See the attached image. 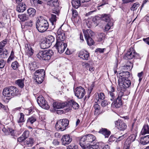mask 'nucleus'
<instances>
[{
  "label": "nucleus",
  "mask_w": 149,
  "mask_h": 149,
  "mask_svg": "<svg viewBox=\"0 0 149 149\" xmlns=\"http://www.w3.org/2000/svg\"><path fill=\"white\" fill-rule=\"evenodd\" d=\"M116 126L118 129L120 130L123 131L126 129V124L121 120H118L115 122Z\"/></svg>",
  "instance_id": "14"
},
{
  "label": "nucleus",
  "mask_w": 149,
  "mask_h": 149,
  "mask_svg": "<svg viewBox=\"0 0 149 149\" xmlns=\"http://www.w3.org/2000/svg\"><path fill=\"white\" fill-rule=\"evenodd\" d=\"M82 31L85 39L92 36L94 35V33L90 29H83Z\"/></svg>",
  "instance_id": "22"
},
{
  "label": "nucleus",
  "mask_w": 149,
  "mask_h": 149,
  "mask_svg": "<svg viewBox=\"0 0 149 149\" xmlns=\"http://www.w3.org/2000/svg\"><path fill=\"white\" fill-rule=\"evenodd\" d=\"M101 19L106 22H110L111 20L110 15L109 14H103L100 15Z\"/></svg>",
  "instance_id": "28"
},
{
  "label": "nucleus",
  "mask_w": 149,
  "mask_h": 149,
  "mask_svg": "<svg viewBox=\"0 0 149 149\" xmlns=\"http://www.w3.org/2000/svg\"><path fill=\"white\" fill-rule=\"evenodd\" d=\"M125 135V134H124L121 136H119L117 138L116 140V142L118 143L120 141L122 140L124 138Z\"/></svg>",
  "instance_id": "59"
},
{
  "label": "nucleus",
  "mask_w": 149,
  "mask_h": 149,
  "mask_svg": "<svg viewBox=\"0 0 149 149\" xmlns=\"http://www.w3.org/2000/svg\"><path fill=\"white\" fill-rule=\"evenodd\" d=\"M24 78L18 79L15 81V83L19 87L22 88L24 86Z\"/></svg>",
  "instance_id": "33"
},
{
  "label": "nucleus",
  "mask_w": 149,
  "mask_h": 149,
  "mask_svg": "<svg viewBox=\"0 0 149 149\" xmlns=\"http://www.w3.org/2000/svg\"><path fill=\"white\" fill-rule=\"evenodd\" d=\"M33 139L32 138H30L25 141L24 143L25 145H28L29 146H31L33 143Z\"/></svg>",
  "instance_id": "37"
},
{
  "label": "nucleus",
  "mask_w": 149,
  "mask_h": 149,
  "mask_svg": "<svg viewBox=\"0 0 149 149\" xmlns=\"http://www.w3.org/2000/svg\"><path fill=\"white\" fill-rule=\"evenodd\" d=\"M85 39L89 46H91L94 44V41L91 37L86 38Z\"/></svg>",
  "instance_id": "40"
},
{
  "label": "nucleus",
  "mask_w": 149,
  "mask_h": 149,
  "mask_svg": "<svg viewBox=\"0 0 149 149\" xmlns=\"http://www.w3.org/2000/svg\"><path fill=\"white\" fill-rule=\"evenodd\" d=\"M2 109L6 112H7L8 110V108L7 106L4 105L0 102V109Z\"/></svg>",
  "instance_id": "51"
},
{
  "label": "nucleus",
  "mask_w": 149,
  "mask_h": 149,
  "mask_svg": "<svg viewBox=\"0 0 149 149\" xmlns=\"http://www.w3.org/2000/svg\"><path fill=\"white\" fill-rule=\"evenodd\" d=\"M110 104V103L109 102H108L107 100H104L102 101L101 105L102 107H104Z\"/></svg>",
  "instance_id": "50"
},
{
  "label": "nucleus",
  "mask_w": 149,
  "mask_h": 149,
  "mask_svg": "<svg viewBox=\"0 0 149 149\" xmlns=\"http://www.w3.org/2000/svg\"><path fill=\"white\" fill-rule=\"evenodd\" d=\"M67 102L63 103L55 102L53 103V107L54 109H59L63 108L65 107H67Z\"/></svg>",
  "instance_id": "19"
},
{
  "label": "nucleus",
  "mask_w": 149,
  "mask_h": 149,
  "mask_svg": "<svg viewBox=\"0 0 149 149\" xmlns=\"http://www.w3.org/2000/svg\"><path fill=\"white\" fill-rule=\"evenodd\" d=\"M37 102L39 105L42 108L45 109H48L49 108V106L46 101L44 98L42 96H39L38 97Z\"/></svg>",
  "instance_id": "8"
},
{
  "label": "nucleus",
  "mask_w": 149,
  "mask_h": 149,
  "mask_svg": "<svg viewBox=\"0 0 149 149\" xmlns=\"http://www.w3.org/2000/svg\"><path fill=\"white\" fill-rule=\"evenodd\" d=\"M108 94L109 98L111 101L115 100L116 94L115 92V88L113 86H111L110 90L108 91Z\"/></svg>",
  "instance_id": "16"
},
{
  "label": "nucleus",
  "mask_w": 149,
  "mask_h": 149,
  "mask_svg": "<svg viewBox=\"0 0 149 149\" xmlns=\"http://www.w3.org/2000/svg\"><path fill=\"white\" fill-rule=\"evenodd\" d=\"M123 97H126L127 96L126 95H124V93L122 91V89H121V91L119 92L118 96L117 98L122 100V98Z\"/></svg>",
  "instance_id": "46"
},
{
  "label": "nucleus",
  "mask_w": 149,
  "mask_h": 149,
  "mask_svg": "<svg viewBox=\"0 0 149 149\" xmlns=\"http://www.w3.org/2000/svg\"><path fill=\"white\" fill-rule=\"evenodd\" d=\"M57 17L56 15L52 14L51 15V17L49 19V20L51 22L52 25V29H53L55 27V25L56 24V22L57 20Z\"/></svg>",
  "instance_id": "30"
},
{
  "label": "nucleus",
  "mask_w": 149,
  "mask_h": 149,
  "mask_svg": "<svg viewBox=\"0 0 149 149\" xmlns=\"http://www.w3.org/2000/svg\"><path fill=\"white\" fill-rule=\"evenodd\" d=\"M6 43V40H3L0 42V57L5 58L6 57V55L8 54L7 51L6 50V52L4 51L2 52L3 50V48L4 47Z\"/></svg>",
  "instance_id": "13"
},
{
  "label": "nucleus",
  "mask_w": 149,
  "mask_h": 149,
  "mask_svg": "<svg viewBox=\"0 0 149 149\" xmlns=\"http://www.w3.org/2000/svg\"><path fill=\"white\" fill-rule=\"evenodd\" d=\"M98 95L99 100H103L104 99V95L103 93H100L99 94L98 93Z\"/></svg>",
  "instance_id": "58"
},
{
  "label": "nucleus",
  "mask_w": 149,
  "mask_h": 149,
  "mask_svg": "<svg viewBox=\"0 0 149 149\" xmlns=\"http://www.w3.org/2000/svg\"><path fill=\"white\" fill-rule=\"evenodd\" d=\"M101 19L100 15L99 16H96L94 17L93 19V22L96 23H97L99 22V21Z\"/></svg>",
  "instance_id": "52"
},
{
  "label": "nucleus",
  "mask_w": 149,
  "mask_h": 149,
  "mask_svg": "<svg viewBox=\"0 0 149 149\" xmlns=\"http://www.w3.org/2000/svg\"><path fill=\"white\" fill-rule=\"evenodd\" d=\"M72 14L73 16L74 17H76L78 15V13L77 11L75 9H72Z\"/></svg>",
  "instance_id": "60"
},
{
  "label": "nucleus",
  "mask_w": 149,
  "mask_h": 149,
  "mask_svg": "<svg viewBox=\"0 0 149 149\" xmlns=\"http://www.w3.org/2000/svg\"><path fill=\"white\" fill-rule=\"evenodd\" d=\"M93 107L95 109V113H98L99 112V111L100 109V106L98 104H96L94 105Z\"/></svg>",
  "instance_id": "48"
},
{
  "label": "nucleus",
  "mask_w": 149,
  "mask_h": 149,
  "mask_svg": "<svg viewBox=\"0 0 149 149\" xmlns=\"http://www.w3.org/2000/svg\"><path fill=\"white\" fill-rule=\"evenodd\" d=\"M96 139L95 136L91 134H86L78 138L80 146L84 149L90 148L91 144L95 141Z\"/></svg>",
  "instance_id": "1"
},
{
  "label": "nucleus",
  "mask_w": 149,
  "mask_h": 149,
  "mask_svg": "<svg viewBox=\"0 0 149 149\" xmlns=\"http://www.w3.org/2000/svg\"><path fill=\"white\" fill-rule=\"evenodd\" d=\"M74 92L75 95L79 99H82L86 93L85 89L81 86L76 88Z\"/></svg>",
  "instance_id": "7"
},
{
  "label": "nucleus",
  "mask_w": 149,
  "mask_h": 149,
  "mask_svg": "<svg viewBox=\"0 0 149 149\" xmlns=\"http://www.w3.org/2000/svg\"><path fill=\"white\" fill-rule=\"evenodd\" d=\"M94 87V85L93 84H92L91 86L88 88V92L89 93V94L91 93Z\"/></svg>",
  "instance_id": "62"
},
{
  "label": "nucleus",
  "mask_w": 149,
  "mask_h": 149,
  "mask_svg": "<svg viewBox=\"0 0 149 149\" xmlns=\"http://www.w3.org/2000/svg\"><path fill=\"white\" fill-rule=\"evenodd\" d=\"M29 131L28 130H25L23 133V134L22 135V136H23L26 139L29 136Z\"/></svg>",
  "instance_id": "54"
},
{
  "label": "nucleus",
  "mask_w": 149,
  "mask_h": 149,
  "mask_svg": "<svg viewBox=\"0 0 149 149\" xmlns=\"http://www.w3.org/2000/svg\"><path fill=\"white\" fill-rule=\"evenodd\" d=\"M65 38L64 31L59 28L58 30L56 37V42H64Z\"/></svg>",
  "instance_id": "10"
},
{
  "label": "nucleus",
  "mask_w": 149,
  "mask_h": 149,
  "mask_svg": "<svg viewBox=\"0 0 149 149\" xmlns=\"http://www.w3.org/2000/svg\"><path fill=\"white\" fill-rule=\"evenodd\" d=\"M36 118L35 117L32 116L28 118L27 120V124H28L30 123L31 124H32L36 121Z\"/></svg>",
  "instance_id": "41"
},
{
  "label": "nucleus",
  "mask_w": 149,
  "mask_h": 149,
  "mask_svg": "<svg viewBox=\"0 0 149 149\" xmlns=\"http://www.w3.org/2000/svg\"><path fill=\"white\" fill-rule=\"evenodd\" d=\"M20 116L17 120V122L18 123H22L24 122L25 121V119L24 118V115L23 113H20Z\"/></svg>",
  "instance_id": "43"
},
{
  "label": "nucleus",
  "mask_w": 149,
  "mask_h": 149,
  "mask_svg": "<svg viewBox=\"0 0 149 149\" xmlns=\"http://www.w3.org/2000/svg\"><path fill=\"white\" fill-rule=\"evenodd\" d=\"M11 67L13 70H16L19 67V64L17 62L15 61L12 63Z\"/></svg>",
  "instance_id": "47"
},
{
  "label": "nucleus",
  "mask_w": 149,
  "mask_h": 149,
  "mask_svg": "<svg viewBox=\"0 0 149 149\" xmlns=\"http://www.w3.org/2000/svg\"><path fill=\"white\" fill-rule=\"evenodd\" d=\"M133 56L134 55H133V51H128L125 54L124 58L126 59H131L133 58Z\"/></svg>",
  "instance_id": "35"
},
{
  "label": "nucleus",
  "mask_w": 149,
  "mask_h": 149,
  "mask_svg": "<svg viewBox=\"0 0 149 149\" xmlns=\"http://www.w3.org/2000/svg\"><path fill=\"white\" fill-rule=\"evenodd\" d=\"M67 102V107H68L70 106L75 109H78L79 107V105L78 104L73 100H71Z\"/></svg>",
  "instance_id": "21"
},
{
  "label": "nucleus",
  "mask_w": 149,
  "mask_h": 149,
  "mask_svg": "<svg viewBox=\"0 0 149 149\" xmlns=\"http://www.w3.org/2000/svg\"><path fill=\"white\" fill-rule=\"evenodd\" d=\"M78 54V57L84 60H88L90 57L89 53L86 51H80Z\"/></svg>",
  "instance_id": "17"
},
{
  "label": "nucleus",
  "mask_w": 149,
  "mask_h": 149,
  "mask_svg": "<svg viewBox=\"0 0 149 149\" xmlns=\"http://www.w3.org/2000/svg\"><path fill=\"white\" fill-rule=\"evenodd\" d=\"M45 38L49 43H50V44L51 45L52 43L54 42L55 40L54 37L52 35H49Z\"/></svg>",
  "instance_id": "38"
},
{
  "label": "nucleus",
  "mask_w": 149,
  "mask_h": 149,
  "mask_svg": "<svg viewBox=\"0 0 149 149\" xmlns=\"http://www.w3.org/2000/svg\"><path fill=\"white\" fill-rule=\"evenodd\" d=\"M34 77L38 84L41 83L43 81L45 75V71L43 69L36 70L34 73Z\"/></svg>",
  "instance_id": "5"
},
{
  "label": "nucleus",
  "mask_w": 149,
  "mask_h": 149,
  "mask_svg": "<svg viewBox=\"0 0 149 149\" xmlns=\"http://www.w3.org/2000/svg\"><path fill=\"white\" fill-rule=\"evenodd\" d=\"M122 104L121 100L116 98V100L112 103L111 105L113 107H115L116 108H118L122 105Z\"/></svg>",
  "instance_id": "23"
},
{
  "label": "nucleus",
  "mask_w": 149,
  "mask_h": 149,
  "mask_svg": "<svg viewBox=\"0 0 149 149\" xmlns=\"http://www.w3.org/2000/svg\"><path fill=\"white\" fill-rule=\"evenodd\" d=\"M18 16L20 20L22 22H24L26 20H27L29 19L28 16L25 14L19 15Z\"/></svg>",
  "instance_id": "36"
},
{
  "label": "nucleus",
  "mask_w": 149,
  "mask_h": 149,
  "mask_svg": "<svg viewBox=\"0 0 149 149\" xmlns=\"http://www.w3.org/2000/svg\"><path fill=\"white\" fill-rule=\"evenodd\" d=\"M67 149H78V147L74 144H72L68 146L67 147Z\"/></svg>",
  "instance_id": "53"
},
{
  "label": "nucleus",
  "mask_w": 149,
  "mask_h": 149,
  "mask_svg": "<svg viewBox=\"0 0 149 149\" xmlns=\"http://www.w3.org/2000/svg\"><path fill=\"white\" fill-rule=\"evenodd\" d=\"M131 84V81L129 79H125L121 80L120 82H119L118 84L121 89H126L129 87Z\"/></svg>",
  "instance_id": "11"
},
{
  "label": "nucleus",
  "mask_w": 149,
  "mask_h": 149,
  "mask_svg": "<svg viewBox=\"0 0 149 149\" xmlns=\"http://www.w3.org/2000/svg\"><path fill=\"white\" fill-rule=\"evenodd\" d=\"M55 46L57 49L58 52L60 53H62L64 52L67 47V43L64 42H56Z\"/></svg>",
  "instance_id": "9"
},
{
  "label": "nucleus",
  "mask_w": 149,
  "mask_h": 149,
  "mask_svg": "<svg viewBox=\"0 0 149 149\" xmlns=\"http://www.w3.org/2000/svg\"><path fill=\"white\" fill-rule=\"evenodd\" d=\"M6 64V62L3 59L0 60V68H3Z\"/></svg>",
  "instance_id": "57"
},
{
  "label": "nucleus",
  "mask_w": 149,
  "mask_h": 149,
  "mask_svg": "<svg viewBox=\"0 0 149 149\" xmlns=\"http://www.w3.org/2000/svg\"><path fill=\"white\" fill-rule=\"evenodd\" d=\"M51 45L50 43H49L45 38L43 40V41L40 44L41 48L43 49L48 48Z\"/></svg>",
  "instance_id": "26"
},
{
  "label": "nucleus",
  "mask_w": 149,
  "mask_h": 149,
  "mask_svg": "<svg viewBox=\"0 0 149 149\" xmlns=\"http://www.w3.org/2000/svg\"><path fill=\"white\" fill-rule=\"evenodd\" d=\"M99 143L98 142H96L95 140V141L91 144V148H92L93 149H97L99 148Z\"/></svg>",
  "instance_id": "42"
},
{
  "label": "nucleus",
  "mask_w": 149,
  "mask_h": 149,
  "mask_svg": "<svg viewBox=\"0 0 149 149\" xmlns=\"http://www.w3.org/2000/svg\"><path fill=\"white\" fill-rule=\"evenodd\" d=\"M115 140L116 138L115 137L111 135L109 137L108 141L109 142H112L114 141Z\"/></svg>",
  "instance_id": "61"
},
{
  "label": "nucleus",
  "mask_w": 149,
  "mask_h": 149,
  "mask_svg": "<svg viewBox=\"0 0 149 149\" xmlns=\"http://www.w3.org/2000/svg\"><path fill=\"white\" fill-rule=\"evenodd\" d=\"M36 28L40 32L43 33L46 31L49 27L47 21L44 19H38L36 22Z\"/></svg>",
  "instance_id": "2"
},
{
  "label": "nucleus",
  "mask_w": 149,
  "mask_h": 149,
  "mask_svg": "<svg viewBox=\"0 0 149 149\" xmlns=\"http://www.w3.org/2000/svg\"><path fill=\"white\" fill-rule=\"evenodd\" d=\"M63 145H65L69 144L72 141V139L69 135H64L61 139Z\"/></svg>",
  "instance_id": "18"
},
{
  "label": "nucleus",
  "mask_w": 149,
  "mask_h": 149,
  "mask_svg": "<svg viewBox=\"0 0 149 149\" xmlns=\"http://www.w3.org/2000/svg\"><path fill=\"white\" fill-rule=\"evenodd\" d=\"M91 0H72V4L74 8H78L81 5V3L87 2Z\"/></svg>",
  "instance_id": "15"
},
{
  "label": "nucleus",
  "mask_w": 149,
  "mask_h": 149,
  "mask_svg": "<svg viewBox=\"0 0 149 149\" xmlns=\"http://www.w3.org/2000/svg\"><path fill=\"white\" fill-rule=\"evenodd\" d=\"M118 72H119L120 76L121 77V80L127 79L130 76V73L128 71H122Z\"/></svg>",
  "instance_id": "20"
},
{
  "label": "nucleus",
  "mask_w": 149,
  "mask_h": 149,
  "mask_svg": "<svg viewBox=\"0 0 149 149\" xmlns=\"http://www.w3.org/2000/svg\"><path fill=\"white\" fill-rule=\"evenodd\" d=\"M33 25V21L31 20L28 21L25 23V26L28 27H31Z\"/></svg>",
  "instance_id": "56"
},
{
  "label": "nucleus",
  "mask_w": 149,
  "mask_h": 149,
  "mask_svg": "<svg viewBox=\"0 0 149 149\" xmlns=\"http://www.w3.org/2000/svg\"><path fill=\"white\" fill-rule=\"evenodd\" d=\"M50 2L51 3V6L54 7L53 9L55 10L52 11V13L58 15L59 11L57 9V8L59 7V3L58 0H51Z\"/></svg>",
  "instance_id": "12"
},
{
  "label": "nucleus",
  "mask_w": 149,
  "mask_h": 149,
  "mask_svg": "<svg viewBox=\"0 0 149 149\" xmlns=\"http://www.w3.org/2000/svg\"><path fill=\"white\" fill-rule=\"evenodd\" d=\"M99 132L103 134L105 138H108L111 134L110 131L104 128H102L100 130Z\"/></svg>",
  "instance_id": "27"
},
{
  "label": "nucleus",
  "mask_w": 149,
  "mask_h": 149,
  "mask_svg": "<svg viewBox=\"0 0 149 149\" xmlns=\"http://www.w3.org/2000/svg\"><path fill=\"white\" fill-rule=\"evenodd\" d=\"M140 142L143 145H146L149 143V135L144 136L141 138Z\"/></svg>",
  "instance_id": "29"
},
{
  "label": "nucleus",
  "mask_w": 149,
  "mask_h": 149,
  "mask_svg": "<svg viewBox=\"0 0 149 149\" xmlns=\"http://www.w3.org/2000/svg\"><path fill=\"white\" fill-rule=\"evenodd\" d=\"M53 54V52L52 50L41 51L38 53L37 56L40 59L47 61L49 60Z\"/></svg>",
  "instance_id": "4"
},
{
  "label": "nucleus",
  "mask_w": 149,
  "mask_h": 149,
  "mask_svg": "<svg viewBox=\"0 0 149 149\" xmlns=\"http://www.w3.org/2000/svg\"><path fill=\"white\" fill-rule=\"evenodd\" d=\"M7 131L8 132V134H10L12 136H14L15 134L14 133V130L12 129L8 128L7 130Z\"/></svg>",
  "instance_id": "55"
},
{
  "label": "nucleus",
  "mask_w": 149,
  "mask_h": 149,
  "mask_svg": "<svg viewBox=\"0 0 149 149\" xmlns=\"http://www.w3.org/2000/svg\"><path fill=\"white\" fill-rule=\"evenodd\" d=\"M133 58H138L139 57V54L136 52L135 51H133Z\"/></svg>",
  "instance_id": "63"
},
{
  "label": "nucleus",
  "mask_w": 149,
  "mask_h": 149,
  "mask_svg": "<svg viewBox=\"0 0 149 149\" xmlns=\"http://www.w3.org/2000/svg\"><path fill=\"white\" fill-rule=\"evenodd\" d=\"M136 136L137 133L136 132L135 134H132L130 135L128 139L130 140L131 142H132L135 140Z\"/></svg>",
  "instance_id": "44"
},
{
  "label": "nucleus",
  "mask_w": 149,
  "mask_h": 149,
  "mask_svg": "<svg viewBox=\"0 0 149 149\" xmlns=\"http://www.w3.org/2000/svg\"><path fill=\"white\" fill-rule=\"evenodd\" d=\"M27 13L30 17H33L35 15L36 10L33 8H29L28 9Z\"/></svg>",
  "instance_id": "34"
},
{
  "label": "nucleus",
  "mask_w": 149,
  "mask_h": 149,
  "mask_svg": "<svg viewBox=\"0 0 149 149\" xmlns=\"http://www.w3.org/2000/svg\"><path fill=\"white\" fill-rule=\"evenodd\" d=\"M113 25V24L112 22H108L104 27V31H108Z\"/></svg>",
  "instance_id": "39"
},
{
  "label": "nucleus",
  "mask_w": 149,
  "mask_h": 149,
  "mask_svg": "<svg viewBox=\"0 0 149 149\" xmlns=\"http://www.w3.org/2000/svg\"><path fill=\"white\" fill-rule=\"evenodd\" d=\"M26 7L25 3H21L17 6L16 10L19 13L23 12L25 10Z\"/></svg>",
  "instance_id": "24"
},
{
  "label": "nucleus",
  "mask_w": 149,
  "mask_h": 149,
  "mask_svg": "<svg viewBox=\"0 0 149 149\" xmlns=\"http://www.w3.org/2000/svg\"><path fill=\"white\" fill-rule=\"evenodd\" d=\"M141 133L142 135L149 134V126L148 124L145 125L143 126Z\"/></svg>",
  "instance_id": "31"
},
{
  "label": "nucleus",
  "mask_w": 149,
  "mask_h": 149,
  "mask_svg": "<svg viewBox=\"0 0 149 149\" xmlns=\"http://www.w3.org/2000/svg\"><path fill=\"white\" fill-rule=\"evenodd\" d=\"M25 52L29 56H31L33 55V50L31 48L30 45L26 44L25 45Z\"/></svg>",
  "instance_id": "25"
},
{
  "label": "nucleus",
  "mask_w": 149,
  "mask_h": 149,
  "mask_svg": "<svg viewBox=\"0 0 149 149\" xmlns=\"http://www.w3.org/2000/svg\"><path fill=\"white\" fill-rule=\"evenodd\" d=\"M133 67V64L130 61H128L127 62L126 67L128 70L131 69Z\"/></svg>",
  "instance_id": "49"
},
{
  "label": "nucleus",
  "mask_w": 149,
  "mask_h": 149,
  "mask_svg": "<svg viewBox=\"0 0 149 149\" xmlns=\"http://www.w3.org/2000/svg\"><path fill=\"white\" fill-rule=\"evenodd\" d=\"M143 40L147 45H149V37L146 38H143Z\"/></svg>",
  "instance_id": "64"
},
{
  "label": "nucleus",
  "mask_w": 149,
  "mask_h": 149,
  "mask_svg": "<svg viewBox=\"0 0 149 149\" xmlns=\"http://www.w3.org/2000/svg\"><path fill=\"white\" fill-rule=\"evenodd\" d=\"M69 123V120L67 119L60 120L57 122L56 124V128L57 130L63 131L68 127Z\"/></svg>",
  "instance_id": "6"
},
{
  "label": "nucleus",
  "mask_w": 149,
  "mask_h": 149,
  "mask_svg": "<svg viewBox=\"0 0 149 149\" xmlns=\"http://www.w3.org/2000/svg\"><path fill=\"white\" fill-rule=\"evenodd\" d=\"M29 67L31 71H34L38 67L37 66L36 63L35 62H33L29 63Z\"/></svg>",
  "instance_id": "32"
},
{
  "label": "nucleus",
  "mask_w": 149,
  "mask_h": 149,
  "mask_svg": "<svg viewBox=\"0 0 149 149\" xmlns=\"http://www.w3.org/2000/svg\"><path fill=\"white\" fill-rule=\"evenodd\" d=\"M140 5V4L136 2L134 3L131 8V10L132 11H134L137 9L138 7Z\"/></svg>",
  "instance_id": "45"
},
{
  "label": "nucleus",
  "mask_w": 149,
  "mask_h": 149,
  "mask_svg": "<svg viewBox=\"0 0 149 149\" xmlns=\"http://www.w3.org/2000/svg\"><path fill=\"white\" fill-rule=\"evenodd\" d=\"M18 92V89L15 87L9 86L3 89V95L4 96L9 97L16 95Z\"/></svg>",
  "instance_id": "3"
}]
</instances>
